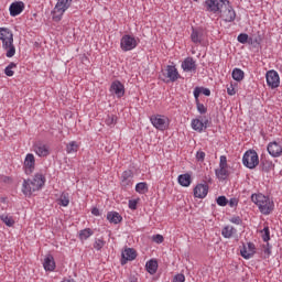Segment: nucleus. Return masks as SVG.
I'll return each mask as SVG.
<instances>
[{
    "mask_svg": "<svg viewBox=\"0 0 282 282\" xmlns=\"http://www.w3.org/2000/svg\"><path fill=\"white\" fill-rule=\"evenodd\" d=\"M0 41H2V50H4L7 58H12L17 54L14 47V34L8 28H0Z\"/></svg>",
    "mask_w": 282,
    "mask_h": 282,
    "instance_id": "1",
    "label": "nucleus"
},
{
    "mask_svg": "<svg viewBox=\"0 0 282 282\" xmlns=\"http://www.w3.org/2000/svg\"><path fill=\"white\" fill-rule=\"evenodd\" d=\"M153 241H155V243H162L164 241V237L162 235H155L153 236Z\"/></svg>",
    "mask_w": 282,
    "mask_h": 282,
    "instance_id": "50",
    "label": "nucleus"
},
{
    "mask_svg": "<svg viewBox=\"0 0 282 282\" xmlns=\"http://www.w3.org/2000/svg\"><path fill=\"white\" fill-rule=\"evenodd\" d=\"M137 193H140L141 195H144L149 191V185H147L145 182L138 183L135 185Z\"/></svg>",
    "mask_w": 282,
    "mask_h": 282,
    "instance_id": "33",
    "label": "nucleus"
},
{
    "mask_svg": "<svg viewBox=\"0 0 282 282\" xmlns=\"http://www.w3.org/2000/svg\"><path fill=\"white\" fill-rule=\"evenodd\" d=\"M186 281V276H184V274L178 273L174 276V282H184Z\"/></svg>",
    "mask_w": 282,
    "mask_h": 282,
    "instance_id": "48",
    "label": "nucleus"
},
{
    "mask_svg": "<svg viewBox=\"0 0 282 282\" xmlns=\"http://www.w3.org/2000/svg\"><path fill=\"white\" fill-rule=\"evenodd\" d=\"M105 248V240L102 239H96L94 243V249L95 250H102Z\"/></svg>",
    "mask_w": 282,
    "mask_h": 282,
    "instance_id": "39",
    "label": "nucleus"
},
{
    "mask_svg": "<svg viewBox=\"0 0 282 282\" xmlns=\"http://www.w3.org/2000/svg\"><path fill=\"white\" fill-rule=\"evenodd\" d=\"M116 120H118V118L116 117V116H113V115H108L107 117H106V124L108 126V127H113V124H116Z\"/></svg>",
    "mask_w": 282,
    "mask_h": 282,
    "instance_id": "38",
    "label": "nucleus"
},
{
    "mask_svg": "<svg viewBox=\"0 0 282 282\" xmlns=\"http://www.w3.org/2000/svg\"><path fill=\"white\" fill-rule=\"evenodd\" d=\"M178 184L181 186H191V174H181L178 176Z\"/></svg>",
    "mask_w": 282,
    "mask_h": 282,
    "instance_id": "29",
    "label": "nucleus"
},
{
    "mask_svg": "<svg viewBox=\"0 0 282 282\" xmlns=\"http://www.w3.org/2000/svg\"><path fill=\"white\" fill-rule=\"evenodd\" d=\"M91 235H94V231L90 228H86V229L79 231V239L82 241H85V240L89 239L91 237Z\"/></svg>",
    "mask_w": 282,
    "mask_h": 282,
    "instance_id": "30",
    "label": "nucleus"
},
{
    "mask_svg": "<svg viewBox=\"0 0 282 282\" xmlns=\"http://www.w3.org/2000/svg\"><path fill=\"white\" fill-rule=\"evenodd\" d=\"M147 271L149 274H155L158 272V261L155 260H150L145 264Z\"/></svg>",
    "mask_w": 282,
    "mask_h": 282,
    "instance_id": "28",
    "label": "nucleus"
},
{
    "mask_svg": "<svg viewBox=\"0 0 282 282\" xmlns=\"http://www.w3.org/2000/svg\"><path fill=\"white\" fill-rule=\"evenodd\" d=\"M121 257V265H124L127 261H133L138 257V253L134 249L128 248L122 251Z\"/></svg>",
    "mask_w": 282,
    "mask_h": 282,
    "instance_id": "17",
    "label": "nucleus"
},
{
    "mask_svg": "<svg viewBox=\"0 0 282 282\" xmlns=\"http://www.w3.org/2000/svg\"><path fill=\"white\" fill-rule=\"evenodd\" d=\"M205 159H206V153H205V152L198 151V152L196 153V160H197L198 162H204Z\"/></svg>",
    "mask_w": 282,
    "mask_h": 282,
    "instance_id": "45",
    "label": "nucleus"
},
{
    "mask_svg": "<svg viewBox=\"0 0 282 282\" xmlns=\"http://www.w3.org/2000/svg\"><path fill=\"white\" fill-rule=\"evenodd\" d=\"M34 153L39 155V158H47L50 155V145L43 143V142H36L33 145Z\"/></svg>",
    "mask_w": 282,
    "mask_h": 282,
    "instance_id": "15",
    "label": "nucleus"
},
{
    "mask_svg": "<svg viewBox=\"0 0 282 282\" xmlns=\"http://www.w3.org/2000/svg\"><path fill=\"white\" fill-rule=\"evenodd\" d=\"M129 208H131V210H135L138 208V202L137 200H130L129 202Z\"/></svg>",
    "mask_w": 282,
    "mask_h": 282,
    "instance_id": "51",
    "label": "nucleus"
},
{
    "mask_svg": "<svg viewBox=\"0 0 282 282\" xmlns=\"http://www.w3.org/2000/svg\"><path fill=\"white\" fill-rule=\"evenodd\" d=\"M257 253V247L252 242H248L247 245H242L240 248V254L243 259H252Z\"/></svg>",
    "mask_w": 282,
    "mask_h": 282,
    "instance_id": "11",
    "label": "nucleus"
},
{
    "mask_svg": "<svg viewBox=\"0 0 282 282\" xmlns=\"http://www.w3.org/2000/svg\"><path fill=\"white\" fill-rule=\"evenodd\" d=\"M227 94L228 96H235V94H237V91L235 90V86H232V84H230V86H227Z\"/></svg>",
    "mask_w": 282,
    "mask_h": 282,
    "instance_id": "49",
    "label": "nucleus"
},
{
    "mask_svg": "<svg viewBox=\"0 0 282 282\" xmlns=\"http://www.w3.org/2000/svg\"><path fill=\"white\" fill-rule=\"evenodd\" d=\"M205 6L207 12L219 14V12H224V9L228 6V0H206Z\"/></svg>",
    "mask_w": 282,
    "mask_h": 282,
    "instance_id": "6",
    "label": "nucleus"
},
{
    "mask_svg": "<svg viewBox=\"0 0 282 282\" xmlns=\"http://www.w3.org/2000/svg\"><path fill=\"white\" fill-rule=\"evenodd\" d=\"M43 268L46 272H54V270H56V262L54 261L53 256L48 254L45 257Z\"/></svg>",
    "mask_w": 282,
    "mask_h": 282,
    "instance_id": "22",
    "label": "nucleus"
},
{
    "mask_svg": "<svg viewBox=\"0 0 282 282\" xmlns=\"http://www.w3.org/2000/svg\"><path fill=\"white\" fill-rule=\"evenodd\" d=\"M262 232H264L262 236L263 241L268 242L270 239V227H264Z\"/></svg>",
    "mask_w": 282,
    "mask_h": 282,
    "instance_id": "42",
    "label": "nucleus"
},
{
    "mask_svg": "<svg viewBox=\"0 0 282 282\" xmlns=\"http://www.w3.org/2000/svg\"><path fill=\"white\" fill-rule=\"evenodd\" d=\"M238 43L246 44L248 43V34L241 33L238 35Z\"/></svg>",
    "mask_w": 282,
    "mask_h": 282,
    "instance_id": "43",
    "label": "nucleus"
},
{
    "mask_svg": "<svg viewBox=\"0 0 282 282\" xmlns=\"http://www.w3.org/2000/svg\"><path fill=\"white\" fill-rule=\"evenodd\" d=\"M251 200L258 206L262 215H270V213L274 210V202L263 194H252Z\"/></svg>",
    "mask_w": 282,
    "mask_h": 282,
    "instance_id": "3",
    "label": "nucleus"
},
{
    "mask_svg": "<svg viewBox=\"0 0 282 282\" xmlns=\"http://www.w3.org/2000/svg\"><path fill=\"white\" fill-rule=\"evenodd\" d=\"M45 184V176L43 174H35L32 180H24L22 184V193L26 196L41 191Z\"/></svg>",
    "mask_w": 282,
    "mask_h": 282,
    "instance_id": "2",
    "label": "nucleus"
},
{
    "mask_svg": "<svg viewBox=\"0 0 282 282\" xmlns=\"http://www.w3.org/2000/svg\"><path fill=\"white\" fill-rule=\"evenodd\" d=\"M219 169H228V159L226 155L220 156Z\"/></svg>",
    "mask_w": 282,
    "mask_h": 282,
    "instance_id": "40",
    "label": "nucleus"
},
{
    "mask_svg": "<svg viewBox=\"0 0 282 282\" xmlns=\"http://www.w3.org/2000/svg\"><path fill=\"white\" fill-rule=\"evenodd\" d=\"M191 39H192V42H194L195 45H203L204 39H206V36L204 35V30H202V29H192Z\"/></svg>",
    "mask_w": 282,
    "mask_h": 282,
    "instance_id": "16",
    "label": "nucleus"
},
{
    "mask_svg": "<svg viewBox=\"0 0 282 282\" xmlns=\"http://www.w3.org/2000/svg\"><path fill=\"white\" fill-rule=\"evenodd\" d=\"M14 68H17V64L11 62L4 69L6 76H14V70H12Z\"/></svg>",
    "mask_w": 282,
    "mask_h": 282,
    "instance_id": "36",
    "label": "nucleus"
},
{
    "mask_svg": "<svg viewBox=\"0 0 282 282\" xmlns=\"http://www.w3.org/2000/svg\"><path fill=\"white\" fill-rule=\"evenodd\" d=\"M208 195V184H198L194 188V197L204 199Z\"/></svg>",
    "mask_w": 282,
    "mask_h": 282,
    "instance_id": "19",
    "label": "nucleus"
},
{
    "mask_svg": "<svg viewBox=\"0 0 282 282\" xmlns=\"http://www.w3.org/2000/svg\"><path fill=\"white\" fill-rule=\"evenodd\" d=\"M203 94H204V96H210V89L204 88Z\"/></svg>",
    "mask_w": 282,
    "mask_h": 282,
    "instance_id": "55",
    "label": "nucleus"
},
{
    "mask_svg": "<svg viewBox=\"0 0 282 282\" xmlns=\"http://www.w3.org/2000/svg\"><path fill=\"white\" fill-rule=\"evenodd\" d=\"M221 235L225 239H230L234 235H237V229L232 226H225L221 230Z\"/></svg>",
    "mask_w": 282,
    "mask_h": 282,
    "instance_id": "25",
    "label": "nucleus"
},
{
    "mask_svg": "<svg viewBox=\"0 0 282 282\" xmlns=\"http://www.w3.org/2000/svg\"><path fill=\"white\" fill-rule=\"evenodd\" d=\"M216 176L218 180H226V177H228V167H219L216 170Z\"/></svg>",
    "mask_w": 282,
    "mask_h": 282,
    "instance_id": "32",
    "label": "nucleus"
},
{
    "mask_svg": "<svg viewBox=\"0 0 282 282\" xmlns=\"http://www.w3.org/2000/svg\"><path fill=\"white\" fill-rule=\"evenodd\" d=\"M69 6H72V0H57V3L53 10L54 21H61V19H63V14H65V11L69 9Z\"/></svg>",
    "mask_w": 282,
    "mask_h": 282,
    "instance_id": "5",
    "label": "nucleus"
},
{
    "mask_svg": "<svg viewBox=\"0 0 282 282\" xmlns=\"http://www.w3.org/2000/svg\"><path fill=\"white\" fill-rule=\"evenodd\" d=\"M61 206H69V194L63 193L59 197Z\"/></svg>",
    "mask_w": 282,
    "mask_h": 282,
    "instance_id": "37",
    "label": "nucleus"
},
{
    "mask_svg": "<svg viewBox=\"0 0 282 282\" xmlns=\"http://www.w3.org/2000/svg\"><path fill=\"white\" fill-rule=\"evenodd\" d=\"M181 67L184 72H187L191 74H195L197 72V63L195 62V59H193V57H186L182 62Z\"/></svg>",
    "mask_w": 282,
    "mask_h": 282,
    "instance_id": "14",
    "label": "nucleus"
},
{
    "mask_svg": "<svg viewBox=\"0 0 282 282\" xmlns=\"http://www.w3.org/2000/svg\"><path fill=\"white\" fill-rule=\"evenodd\" d=\"M133 180V172L131 170L124 171L121 175V186H131Z\"/></svg>",
    "mask_w": 282,
    "mask_h": 282,
    "instance_id": "23",
    "label": "nucleus"
},
{
    "mask_svg": "<svg viewBox=\"0 0 282 282\" xmlns=\"http://www.w3.org/2000/svg\"><path fill=\"white\" fill-rule=\"evenodd\" d=\"M110 91H112V94H116L117 98H122V96H124V85L116 80L111 84Z\"/></svg>",
    "mask_w": 282,
    "mask_h": 282,
    "instance_id": "20",
    "label": "nucleus"
},
{
    "mask_svg": "<svg viewBox=\"0 0 282 282\" xmlns=\"http://www.w3.org/2000/svg\"><path fill=\"white\" fill-rule=\"evenodd\" d=\"M67 153H78V143L76 141H72L66 145Z\"/></svg>",
    "mask_w": 282,
    "mask_h": 282,
    "instance_id": "35",
    "label": "nucleus"
},
{
    "mask_svg": "<svg viewBox=\"0 0 282 282\" xmlns=\"http://www.w3.org/2000/svg\"><path fill=\"white\" fill-rule=\"evenodd\" d=\"M268 254H270V250H267Z\"/></svg>",
    "mask_w": 282,
    "mask_h": 282,
    "instance_id": "56",
    "label": "nucleus"
},
{
    "mask_svg": "<svg viewBox=\"0 0 282 282\" xmlns=\"http://www.w3.org/2000/svg\"><path fill=\"white\" fill-rule=\"evenodd\" d=\"M267 151H268V153H270V155L272 158H281V155H282V142H276V141L270 142L268 144Z\"/></svg>",
    "mask_w": 282,
    "mask_h": 282,
    "instance_id": "13",
    "label": "nucleus"
},
{
    "mask_svg": "<svg viewBox=\"0 0 282 282\" xmlns=\"http://www.w3.org/2000/svg\"><path fill=\"white\" fill-rule=\"evenodd\" d=\"M9 10H10L11 17H19V14H21V12L25 10V3L21 1L13 2L11 3Z\"/></svg>",
    "mask_w": 282,
    "mask_h": 282,
    "instance_id": "18",
    "label": "nucleus"
},
{
    "mask_svg": "<svg viewBox=\"0 0 282 282\" xmlns=\"http://www.w3.org/2000/svg\"><path fill=\"white\" fill-rule=\"evenodd\" d=\"M150 122L152 123L153 128L158 129L159 131H166V129H169V124H171L169 117L163 115L151 116Z\"/></svg>",
    "mask_w": 282,
    "mask_h": 282,
    "instance_id": "4",
    "label": "nucleus"
},
{
    "mask_svg": "<svg viewBox=\"0 0 282 282\" xmlns=\"http://www.w3.org/2000/svg\"><path fill=\"white\" fill-rule=\"evenodd\" d=\"M261 169L264 173H270V171H274V163L264 159L261 161Z\"/></svg>",
    "mask_w": 282,
    "mask_h": 282,
    "instance_id": "27",
    "label": "nucleus"
},
{
    "mask_svg": "<svg viewBox=\"0 0 282 282\" xmlns=\"http://www.w3.org/2000/svg\"><path fill=\"white\" fill-rule=\"evenodd\" d=\"M200 94H202V88L196 87V88L194 89V98H195L196 102H199V95H200Z\"/></svg>",
    "mask_w": 282,
    "mask_h": 282,
    "instance_id": "46",
    "label": "nucleus"
},
{
    "mask_svg": "<svg viewBox=\"0 0 282 282\" xmlns=\"http://www.w3.org/2000/svg\"><path fill=\"white\" fill-rule=\"evenodd\" d=\"M234 80H237L240 83V80H243L245 73L240 68H235L231 74Z\"/></svg>",
    "mask_w": 282,
    "mask_h": 282,
    "instance_id": "31",
    "label": "nucleus"
},
{
    "mask_svg": "<svg viewBox=\"0 0 282 282\" xmlns=\"http://www.w3.org/2000/svg\"><path fill=\"white\" fill-rule=\"evenodd\" d=\"M7 180H8V181H10V178H9V177H7Z\"/></svg>",
    "mask_w": 282,
    "mask_h": 282,
    "instance_id": "57",
    "label": "nucleus"
},
{
    "mask_svg": "<svg viewBox=\"0 0 282 282\" xmlns=\"http://www.w3.org/2000/svg\"><path fill=\"white\" fill-rule=\"evenodd\" d=\"M36 163V160L34 159V154L29 153L25 156L24 160V166L26 169V173H32V169H34V164Z\"/></svg>",
    "mask_w": 282,
    "mask_h": 282,
    "instance_id": "24",
    "label": "nucleus"
},
{
    "mask_svg": "<svg viewBox=\"0 0 282 282\" xmlns=\"http://www.w3.org/2000/svg\"><path fill=\"white\" fill-rule=\"evenodd\" d=\"M1 221H3V224H6V226L12 227L14 226V218H12V216L9 215H1L0 216Z\"/></svg>",
    "mask_w": 282,
    "mask_h": 282,
    "instance_id": "34",
    "label": "nucleus"
},
{
    "mask_svg": "<svg viewBox=\"0 0 282 282\" xmlns=\"http://www.w3.org/2000/svg\"><path fill=\"white\" fill-rule=\"evenodd\" d=\"M192 129L202 133V131H206L208 129V119H204V117H198L192 120Z\"/></svg>",
    "mask_w": 282,
    "mask_h": 282,
    "instance_id": "12",
    "label": "nucleus"
},
{
    "mask_svg": "<svg viewBox=\"0 0 282 282\" xmlns=\"http://www.w3.org/2000/svg\"><path fill=\"white\" fill-rule=\"evenodd\" d=\"M267 84L271 89H276L279 85H281V78L279 77V73L276 70H269L265 75Z\"/></svg>",
    "mask_w": 282,
    "mask_h": 282,
    "instance_id": "10",
    "label": "nucleus"
},
{
    "mask_svg": "<svg viewBox=\"0 0 282 282\" xmlns=\"http://www.w3.org/2000/svg\"><path fill=\"white\" fill-rule=\"evenodd\" d=\"M121 50L123 52H131L138 47V41L131 35H123L120 42Z\"/></svg>",
    "mask_w": 282,
    "mask_h": 282,
    "instance_id": "8",
    "label": "nucleus"
},
{
    "mask_svg": "<svg viewBox=\"0 0 282 282\" xmlns=\"http://www.w3.org/2000/svg\"><path fill=\"white\" fill-rule=\"evenodd\" d=\"M93 215H95L96 217H98V215H100V210L98 208H93L91 210Z\"/></svg>",
    "mask_w": 282,
    "mask_h": 282,
    "instance_id": "53",
    "label": "nucleus"
},
{
    "mask_svg": "<svg viewBox=\"0 0 282 282\" xmlns=\"http://www.w3.org/2000/svg\"><path fill=\"white\" fill-rule=\"evenodd\" d=\"M231 224H236V226H241L242 224V220H241V217L239 216H235L230 219Z\"/></svg>",
    "mask_w": 282,
    "mask_h": 282,
    "instance_id": "47",
    "label": "nucleus"
},
{
    "mask_svg": "<svg viewBox=\"0 0 282 282\" xmlns=\"http://www.w3.org/2000/svg\"><path fill=\"white\" fill-rule=\"evenodd\" d=\"M218 14H220L226 23H231V21H235V19H237V13L235 12V9H232V7L230 6V1H228V4Z\"/></svg>",
    "mask_w": 282,
    "mask_h": 282,
    "instance_id": "9",
    "label": "nucleus"
},
{
    "mask_svg": "<svg viewBox=\"0 0 282 282\" xmlns=\"http://www.w3.org/2000/svg\"><path fill=\"white\" fill-rule=\"evenodd\" d=\"M128 282H138V278L135 275H130Z\"/></svg>",
    "mask_w": 282,
    "mask_h": 282,
    "instance_id": "54",
    "label": "nucleus"
},
{
    "mask_svg": "<svg viewBox=\"0 0 282 282\" xmlns=\"http://www.w3.org/2000/svg\"><path fill=\"white\" fill-rule=\"evenodd\" d=\"M242 164L247 169H257L259 166V154L254 150H248L242 158Z\"/></svg>",
    "mask_w": 282,
    "mask_h": 282,
    "instance_id": "7",
    "label": "nucleus"
},
{
    "mask_svg": "<svg viewBox=\"0 0 282 282\" xmlns=\"http://www.w3.org/2000/svg\"><path fill=\"white\" fill-rule=\"evenodd\" d=\"M194 1H197V0H194Z\"/></svg>",
    "mask_w": 282,
    "mask_h": 282,
    "instance_id": "58",
    "label": "nucleus"
},
{
    "mask_svg": "<svg viewBox=\"0 0 282 282\" xmlns=\"http://www.w3.org/2000/svg\"><path fill=\"white\" fill-rule=\"evenodd\" d=\"M237 204H239V202L237 200V198H231L229 200V206L230 208H235V206H237Z\"/></svg>",
    "mask_w": 282,
    "mask_h": 282,
    "instance_id": "52",
    "label": "nucleus"
},
{
    "mask_svg": "<svg viewBox=\"0 0 282 282\" xmlns=\"http://www.w3.org/2000/svg\"><path fill=\"white\" fill-rule=\"evenodd\" d=\"M196 107H197V111H198L199 113H206V111H208V110L206 109V106H204V104H199V101L196 102Z\"/></svg>",
    "mask_w": 282,
    "mask_h": 282,
    "instance_id": "44",
    "label": "nucleus"
},
{
    "mask_svg": "<svg viewBox=\"0 0 282 282\" xmlns=\"http://www.w3.org/2000/svg\"><path fill=\"white\" fill-rule=\"evenodd\" d=\"M218 206H228V198H226V196H219L216 199Z\"/></svg>",
    "mask_w": 282,
    "mask_h": 282,
    "instance_id": "41",
    "label": "nucleus"
},
{
    "mask_svg": "<svg viewBox=\"0 0 282 282\" xmlns=\"http://www.w3.org/2000/svg\"><path fill=\"white\" fill-rule=\"evenodd\" d=\"M107 219L110 224H120L122 221V216L118 212H110L107 214Z\"/></svg>",
    "mask_w": 282,
    "mask_h": 282,
    "instance_id": "26",
    "label": "nucleus"
},
{
    "mask_svg": "<svg viewBox=\"0 0 282 282\" xmlns=\"http://www.w3.org/2000/svg\"><path fill=\"white\" fill-rule=\"evenodd\" d=\"M165 76L171 83H175V80L180 78V73L177 72V68L175 66L169 65L165 69Z\"/></svg>",
    "mask_w": 282,
    "mask_h": 282,
    "instance_id": "21",
    "label": "nucleus"
}]
</instances>
